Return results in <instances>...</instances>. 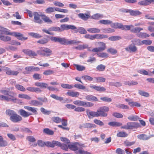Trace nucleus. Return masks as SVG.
I'll use <instances>...</instances> for the list:
<instances>
[{"mask_svg": "<svg viewBox=\"0 0 154 154\" xmlns=\"http://www.w3.org/2000/svg\"><path fill=\"white\" fill-rule=\"evenodd\" d=\"M6 113L7 115L10 116V119L13 122H18L22 119V118L20 116L17 114L13 110H7L6 111Z\"/></svg>", "mask_w": 154, "mask_h": 154, "instance_id": "1", "label": "nucleus"}, {"mask_svg": "<svg viewBox=\"0 0 154 154\" xmlns=\"http://www.w3.org/2000/svg\"><path fill=\"white\" fill-rule=\"evenodd\" d=\"M35 85L41 88H47L49 90L51 91H56V92L59 91V89L53 86H48V85L47 84L44 82H35Z\"/></svg>", "mask_w": 154, "mask_h": 154, "instance_id": "2", "label": "nucleus"}, {"mask_svg": "<svg viewBox=\"0 0 154 154\" xmlns=\"http://www.w3.org/2000/svg\"><path fill=\"white\" fill-rule=\"evenodd\" d=\"M140 126V124L136 122H128L126 125L121 127V129L127 130L136 129Z\"/></svg>", "mask_w": 154, "mask_h": 154, "instance_id": "3", "label": "nucleus"}, {"mask_svg": "<svg viewBox=\"0 0 154 154\" xmlns=\"http://www.w3.org/2000/svg\"><path fill=\"white\" fill-rule=\"evenodd\" d=\"M97 44L101 47L95 48L92 50V51L94 52H101L105 50L106 48V45L105 43L103 42H98L96 43Z\"/></svg>", "mask_w": 154, "mask_h": 154, "instance_id": "4", "label": "nucleus"}, {"mask_svg": "<svg viewBox=\"0 0 154 154\" xmlns=\"http://www.w3.org/2000/svg\"><path fill=\"white\" fill-rule=\"evenodd\" d=\"M109 108L106 106H103L100 108L98 109V112H99L100 116L105 117L107 115V114L106 113L109 111Z\"/></svg>", "mask_w": 154, "mask_h": 154, "instance_id": "5", "label": "nucleus"}, {"mask_svg": "<svg viewBox=\"0 0 154 154\" xmlns=\"http://www.w3.org/2000/svg\"><path fill=\"white\" fill-rule=\"evenodd\" d=\"M76 29L77 27L74 25L63 24L60 25V32H62L65 30H67L69 29L73 30Z\"/></svg>", "mask_w": 154, "mask_h": 154, "instance_id": "6", "label": "nucleus"}, {"mask_svg": "<svg viewBox=\"0 0 154 154\" xmlns=\"http://www.w3.org/2000/svg\"><path fill=\"white\" fill-rule=\"evenodd\" d=\"M51 40L55 42H59L62 45L65 44L66 39L65 38H61L59 37L51 36L50 38Z\"/></svg>", "mask_w": 154, "mask_h": 154, "instance_id": "7", "label": "nucleus"}, {"mask_svg": "<svg viewBox=\"0 0 154 154\" xmlns=\"http://www.w3.org/2000/svg\"><path fill=\"white\" fill-rule=\"evenodd\" d=\"M0 100H5L7 101L10 100L14 101L16 100L17 99L14 97V96L11 95L7 96L0 95Z\"/></svg>", "mask_w": 154, "mask_h": 154, "instance_id": "8", "label": "nucleus"}, {"mask_svg": "<svg viewBox=\"0 0 154 154\" xmlns=\"http://www.w3.org/2000/svg\"><path fill=\"white\" fill-rule=\"evenodd\" d=\"M33 15L35 23H38L39 24H42L43 23L42 20L40 19V16L37 12H34L33 13Z\"/></svg>", "mask_w": 154, "mask_h": 154, "instance_id": "9", "label": "nucleus"}, {"mask_svg": "<svg viewBox=\"0 0 154 154\" xmlns=\"http://www.w3.org/2000/svg\"><path fill=\"white\" fill-rule=\"evenodd\" d=\"M126 51L130 53L135 52L137 50V48L134 45L131 44L125 48Z\"/></svg>", "mask_w": 154, "mask_h": 154, "instance_id": "10", "label": "nucleus"}, {"mask_svg": "<svg viewBox=\"0 0 154 154\" xmlns=\"http://www.w3.org/2000/svg\"><path fill=\"white\" fill-rule=\"evenodd\" d=\"M12 35L17 37L18 39L21 41L26 40L27 39V37H23V34L19 32H13Z\"/></svg>", "mask_w": 154, "mask_h": 154, "instance_id": "11", "label": "nucleus"}, {"mask_svg": "<svg viewBox=\"0 0 154 154\" xmlns=\"http://www.w3.org/2000/svg\"><path fill=\"white\" fill-rule=\"evenodd\" d=\"M153 137H154V135H153L147 136L144 134H139L137 135V137L138 139L144 140H148Z\"/></svg>", "mask_w": 154, "mask_h": 154, "instance_id": "12", "label": "nucleus"}, {"mask_svg": "<svg viewBox=\"0 0 154 154\" xmlns=\"http://www.w3.org/2000/svg\"><path fill=\"white\" fill-rule=\"evenodd\" d=\"M87 114L89 119H91V117H98L100 116L99 113L98 112V110L97 112L94 111H90L88 112V110H87Z\"/></svg>", "mask_w": 154, "mask_h": 154, "instance_id": "13", "label": "nucleus"}, {"mask_svg": "<svg viewBox=\"0 0 154 154\" xmlns=\"http://www.w3.org/2000/svg\"><path fill=\"white\" fill-rule=\"evenodd\" d=\"M0 32L2 34L12 35L13 32H10L8 29L3 27H0Z\"/></svg>", "mask_w": 154, "mask_h": 154, "instance_id": "14", "label": "nucleus"}, {"mask_svg": "<svg viewBox=\"0 0 154 154\" xmlns=\"http://www.w3.org/2000/svg\"><path fill=\"white\" fill-rule=\"evenodd\" d=\"M42 17V20L48 24H52L53 23L52 21L50 19L49 17H48L44 14H43L41 15Z\"/></svg>", "mask_w": 154, "mask_h": 154, "instance_id": "15", "label": "nucleus"}, {"mask_svg": "<svg viewBox=\"0 0 154 154\" xmlns=\"http://www.w3.org/2000/svg\"><path fill=\"white\" fill-rule=\"evenodd\" d=\"M90 87L91 88H93L99 92H102L105 91L106 88L102 86H96L94 85H90Z\"/></svg>", "mask_w": 154, "mask_h": 154, "instance_id": "16", "label": "nucleus"}, {"mask_svg": "<svg viewBox=\"0 0 154 154\" xmlns=\"http://www.w3.org/2000/svg\"><path fill=\"white\" fill-rule=\"evenodd\" d=\"M44 52L46 53H48V54H47V56H49L51 54L52 51L50 49L47 48H44L42 50L38 51L37 52L38 54H42V55H45V54H42L41 53V52Z\"/></svg>", "mask_w": 154, "mask_h": 154, "instance_id": "17", "label": "nucleus"}, {"mask_svg": "<svg viewBox=\"0 0 154 154\" xmlns=\"http://www.w3.org/2000/svg\"><path fill=\"white\" fill-rule=\"evenodd\" d=\"M19 112L20 115L22 117L24 118L27 117L29 116L32 115V113L27 112L23 109H20V110Z\"/></svg>", "mask_w": 154, "mask_h": 154, "instance_id": "18", "label": "nucleus"}, {"mask_svg": "<svg viewBox=\"0 0 154 154\" xmlns=\"http://www.w3.org/2000/svg\"><path fill=\"white\" fill-rule=\"evenodd\" d=\"M23 51L30 57H35L37 56V54L34 51L28 49L23 50Z\"/></svg>", "mask_w": 154, "mask_h": 154, "instance_id": "19", "label": "nucleus"}, {"mask_svg": "<svg viewBox=\"0 0 154 154\" xmlns=\"http://www.w3.org/2000/svg\"><path fill=\"white\" fill-rule=\"evenodd\" d=\"M24 108L28 111L32 112V114L37 115L38 114L37 108H36L26 106H24Z\"/></svg>", "mask_w": 154, "mask_h": 154, "instance_id": "20", "label": "nucleus"}, {"mask_svg": "<svg viewBox=\"0 0 154 154\" xmlns=\"http://www.w3.org/2000/svg\"><path fill=\"white\" fill-rule=\"evenodd\" d=\"M74 30V32L75 33H77L79 32L81 34H85L87 33L86 30L82 27H79L78 28H77V29Z\"/></svg>", "mask_w": 154, "mask_h": 154, "instance_id": "21", "label": "nucleus"}, {"mask_svg": "<svg viewBox=\"0 0 154 154\" xmlns=\"http://www.w3.org/2000/svg\"><path fill=\"white\" fill-rule=\"evenodd\" d=\"M78 17L82 19L86 20L90 17L89 15L88 14L79 13L78 14Z\"/></svg>", "mask_w": 154, "mask_h": 154, "instance_id": "22", "label": "nucleus"}, {"mask_svg": "<svg viewBox=\"0 0 154 154\" xmlns=\"http://www.w3.org/2000/svg\"><path fill=\"white\" fill-rule=\"evenodd\" d=\"M85 99L87 100L91 101H97L98 99L92 95H87L85 96Z\"/></svg>", "mask_w": 154, "mask_h": 154, "instance_id": "23", "label": "nucleus"}, {"mask_svg": "<svg viewBox=\"0 0 154 154\" xmlns=\"http://www.w3.org/2000/svg\"><path fill=\"white\" fill-rule=\"evenodd\" d=\"M87 30L88 32L93 33H99L100 32V29L96 28H89Z\"/></svg>", "mask_w": 154, "mask_h": 154, "instance_id": "24", "label": "nucleus"}, {"mask_svg": "<svg viewBox=\"0 0 154 154\" xmlns=\"http://www.w3.org/2000/svg\"><path fill=\"white\" fill-rule=\"evenodd\" d=\"M66 94L72 97H77L79 96V93L77 91H69L66 93Z\"/></svg>", "mask_w": 154, "mask_h": 154, "instance_id": "25", "label": "nucleus"}, {"mask_svg": "<svg viewBox=\"0 0 154 154\" xmlns=\"http://www.w3.org/2000/svg\"><path fill=\"white\" fill-rule=\"evenodd\" d=\"M129 12L130 15L132 16H136L142 14L141 12L137 10H129Z\"/></svg>", "mask_w": 154, "mask_h": 154, "instance_id": "26", "label": "nucleus"}, {"mask_svg": "<svg viewBox=\"0 0 154 154\" xmlns=\"http://www.w3.org/2000/svg\"><path fill=\"white\" fill-rule=\"evenodd\" d=\"M25 69L29 72H32L33 71H38L39 70V68L34 67L33 66H30L26 67L25 68Z\"/></svg>", "mask_w": 154, "mask_h": 154, "instance_id": "27", "label": "nucleus"}, {"mask_svg": "<svg viewBox=\"0 0 154 154\" xmlns=\"http://www.w3.org/2000/svg\"><path fill=\"white\" fill-rule=\"evenodd\" d=\"M0 92L1 93L4 94L6 95H10L14 96L15 95V93L13 91H7L5 90H1Z\"/></svg>", "mask_w": 154, "mask_h": 154, "instance_id": "28", "label": "nucleus"}, {"mask_svg": "<svg viewBox=\"0 0 154 154\" xmlns=\"http://www.w3.org/2000/svg\"><path fill=\"white\" fill-rule=\"evenodd\" d=\"M8 145L6 141L4 140L3 137L0 135V147H5Z\"/></svg>", "mask_w": 154, "mask_h": 154, "instance_id": "29", "label": "nucleus"}, {"mask_svg": "<svg viewBox=\"0 0 154 154\" xmlns=\"http://www.w3.org/2000/svg\"><path fill=\"white\" fill-rule=\"evenodd\" d=\"M108 35L104 34H97L94 35V39H102L108 38Z\"/></svg>", "mask_w": 154, "mask_h": 154, "instance_id": "30", "label": "nucleus"}, {"mask_svg": "<svg viewBox=\"0 0 154 154\" xmlns=\"http://www.w3.org/2000/svg\"><path fill=\"white\" fill-rule=\"evenodd\" d=\"M68 147L71 150L74 151L79 149V147L77 146L76 143L74 144L69 145Z\"/></svg>", "mask_w": 154, "mask_h": 154, "instance_id": "31", "label": "nucleus"}, {"mask_svg": "<svg viewBox=\"0 0 154 154\" xmlns=\"http://www.w3.org/2000/svg\"><path fill=\"white\" fill-rule=\"evenodd\" d=\"M50 97L60 102H63L64 100L63 98L62 97L58 96L54 94H52L50 95Z\"/></svg>", "mask_w": 154, "mask_h": 154, "instance_id": "32", "label": "nucleus"}, {"mask_svg": "<svg viewBox=\"0 0 154 154\" xmlns=\"http://www.w3.org/2000/svg\"><path fill=\"white\" fill-rule=\"evenodd\" d=\"M132 43L134 45H142V41H141L139 39L135 38L131 41Z\"/></svg>", "mask_w": 154, "mask_h": 154, "instance_id": "33", "label": "nucleus"}, {"mask_svg": "<svg viewBox=\"0 0 154 154\" xmlns=\"http://www.w3.org/2000/svg\"><path fill=\"white\" fill-rule=\"evenodd\" d=\"M102 31L104 33H110L114 32V29L110 28H105L101 29Z\"/></svg>", "mask_w": 154, "mask_h": 154, "instance_id": "34", "label": "nucleus"}, {"mask_svg": "<svg viewBox=\"0 0 154 154\" xmlns=\"http://www.w3.org/2000/svg\"><path fill=\"white\" fill-rule=\"evenodd\" d=\"M137 36L139 38H146L149 37V35L144 32H140L136 34Z\"/></svg>", "mask_w": 154, "mask_h": 154, "instance_id": "35", "label": "nucleus"}, {"mask_svg": "<svg viewBox=\"0 0 154 154\" xmlns=\"http://www.w3.org/2000/svg\"><path fill=\"white\" fill-rule=\"evenodd\" d=\"M108 125L112 127H119L122 125V124L120 122H109Z\"/></svg>", "mask_w": 154, "mask_h": 154, "instance_id": "36", "label": "nucleus"}, {"mask_svg": "<svg viewBox=\"0 0 154 154\" xmlns=\"http://www.w3.org/2000/svg\"><path fill=\"white\" fill-rule=\"evenodd\" d=\"M103 17V15L97 13L93 15L91 18L94 20H98L100 18Z\"/></svg>", "mask_w": 154, "mask_h": 154, "instance_id": "37", "label": "nucleus"}, {"mask_svg": "<svg viewBox=\"0 0 154 154\" xmlns=\"http://www.w3.org/2000/svg\"><path fill=\"white\" fill-rule=\"evenodd\" d=\"M97 55L99 57L104 58H106L109 56L107 54L104 52L97 53Z\"/></svg>", "mask_w": 154, "mask_h": 154, "instance_id": "38", "label": "nucleus"}, {"mask_svg": "<svg viewBox=\"0 0 154 154\" xmlns=\"http://www.w3.org/2000/svg\"><path fill=\"white\" fill-rule=\"evenodd\" d=\"M0 39L3 41L6 42L11 40V38L8 36L3 35H1L0 36Z\"/></svg>", "mask_w": 154, "mask_h": 154, "instance_id": "39", "label": "nucleus"}, {"mask_svg": "<svg viewBox=\"0 0 154 154\" xmlns=\"http://www.w3.org/2000/svg\"><path fill=\"white\" fill-rule=\"evenodd\" d=\"M30 104L34 106H38V105H42L43 103L38 100H32L30 102Z\"/></svg>", "mask_w": 154, "mask_h": 154, "instance_id": "40", "label": "nucleus"}, {"mask_svg": "<svg viewBox=\"0 0 154 154\" xmlns=\"http://www.w3.org/2000/svg\"><path fill=\"white\" fill-rule=\"evenodd\" d=\"M84 128H95L96 125L94 124L89 123H84Z\"/></svg>", "mask_w": 154, "mask_h": 154, "instance_id": "41", "label": "nucleus"}, {"mask_svg": "<svg viewBox=\"0 0 154 154\" xmlns=\"http://www.w3.org/2000/svg\"><path fill=\"white\" fill-rule=\"evenodd\" d=\"M80 42H81L79 41L77 42L75 40L68 41L66 39L65 45L74 44H75L79 43Z\"/></svg>", "mask_w": 154, "mask_h": 154, "instance_id": "42", "label": "nucleus"}, {"mask_svg": "<svg viewBox=\"0 0 154 154\" xmlns=\"http://www.w3.org/2000/svg\"><path fill=\"white\" fill-rule=\"evenodd\" d=\"M128 135L127 134L125 131H120L117 134V136L120 137H127Z\"/></svg>", "mask_w": 154, "mask_h": 154, "instance_id": "43", "label": "nucleus"}, {"mask_svg": "<svg viewBox=\"0 0 154 154\" xmlns=\"http://www.w3.org/2000/svg\"><path fill=\"white\" fill-rule=\"evenodd\" d=\"M74 65L76 67L77 70L78 71H82L85 69V67L83 66L76 64H74Z\"/></svg>", "mask_w": 154, "mask_h": 154, "instance_id": "44", "label": "nucleus"}, {"mask_svg": "<svg viewBox=\"0 0 154 154\" xmlns=\"http://www.w3.org/2000/svg\"><path fill=\"white\" fill-rule=\"evenodd\" d=\"M29 35L32 37L36 38H41L42 36L39 34L34 32H30L29 33Z\"/></svg>", "mask_w": 154, "mask_h": 154, "instance_id": "45", "label": "nucleus"}, {"mask_svg": "<svg viewBox=\"0 0 154 154\" xmlns=\"http://www.w3.org/2000/svg\"><path fill=\"white\" fill-rule=\"evenodd\" d=\"M106 67L105 66L102 64H100L97 66L96 69L98 71H103L105 70Z\"/></svg>", "mask_w": 154, "mask_h": 154, "instance_id": "46", "label": "nucleus"}, {"mask_svg": "<svg viewBox=\"0 0 154 154\" xmlns=\"http://www.w3.org/2000/svg\"><path fill=\"white\" fill-rule=\"evenodd\" d=\"M94 79L96 82H103L106 81L105 78L100 77H94Z\"/></svg>", "mask_w": 154, "mask_h": 154, "instance_id": "47", "label": "nucleus"}, {"mask_svg": "<svg viewBox=\"0 0 154 154\" xmlns=\"http://www.w3.org/2000/svg\"><path fill=\"white\" fill-rule=\"evenodd\" d=\"M18 97L19 98H24L28 100H30L31 99V98L29 96L26 94H20L18 95Z\"/></svg>", "mask_w": 154, "mask_h": 154, "instance_id": "48", "label": "nucleus"}, {"mask_svg": "<svg viewBox=\"0 0 154 154\" xmlns=\"http://www.w3.org/2000/svg\"><path fill=\"white\" fill-rule=\"evenodd\" d=\"M48 42V40L46 38H43L37 41V42L42 44H45Z\"/></svg>", "mask_w": 154, "mask_h": 154, "instance_id": "49", "label": "nucleus"}, {"mask_svg": "<svg viewBox=\"0 0 154 154\" xmlns=\"http://www.w3.org/2000/svg\"><path fill=\"white\" fill-rule=\"evenodd\" d=\"M143 28H142L137 27L132 29L131 31L134 33H137L140 32L141 31L143 30Z\"/></svg>", "mask_w": 154, "mask_h": 154, "instance_id": "50", "label": "nucleus"}, {"mask_svg": "<svg viewBox=\"0 0 154 154\" xmlns=\"http://www.w3.org/2000/svg\"><path fill=\"white\" fill-rule=\"evenodd\" d=\"M121 39V37L118 35L112 36L109 38V39L112 41H115L119 40Z\"/></svg>", "mask_w": 154, "mask_h": 154, "instance_id": "51", "label": "nucleus"}, {"mask_svg": "<svg viewBox=\"0 0 154 154\" xmlns=\"http://www.w3.org/2000/svg\"><path fill=\"white\" fill-rule=\"evenodd\" d=\"M45 13L48 14H50L54 12V7H49L45 10Z\"/></svg>", "mask_w": 154, "mask_h": 154, "instance_id": "52", "label": "nucleus"}, {"mask_svg": "<svg viewBox=\"0 0 154 154\" xmlns=\"http://www.w3.org/2000/svg\"><path fill=\"white\" fill-rule=\"evenodd\" d=\"M107 51L108 52L110 53L112 55H114L116 54L117 52V50L112 48H110L108 49Z\"/></svg>", "mask_w": 154, "mask_h": 154, "instance_id": "53", "label": "nucleus"}, {"mask_svg": "<svg viewBox=\"0 0 154 154\" xmlns=\"http://www.w3.org/2000/svg\"><path fill=\"white\" fill-rule=\"evenodd\" d=\"M99 22L100 23L104 24H112V22L111 20H100L99 21Z\"/></svg>", "mask_w": 154, "mask_h": 154, "instance_id": "54", "label": "nucleus"}, {"mask_svg": "<svg viewBox=\"0 0 154 154\" xmlns=\"http://www.w3.org/2000/svg\"><path fill=\"white\" fill-rule=\"evenodd\" d=\"M128 118L132 121H137L139 118L136 115H131L128 116Z\"/></svg>", "mask_w": 154, "mask_h": 154, "instance_id": "55", "label": "nucleus"}, {"mask_svg": "<svg viewBox=\"0 0 154 154\" xmlns=\"http://www.w3.org/2000/svg\"><path fill=\"white\" fill-rule=\"evenodd\" d=\"M138 93L140 95L146 97H148L149 96V94L148 93L142 91L141 90H139Z\"/></svg>", "mask_w": 154, "mask_h": 154, "instance_id": "56", "label": "nucleus"}, {"mask_svg": "<svg viewBox=\"0 0 154 154\" xmlns=\"http://www.w3.org/2000/svg\"><path fill=\"white\" fill-rule=\"evenodd\" d=\"M15 86L17 89L20 91L24 92L26 91L25 88L21 85L16 84L15 85Z\"/></svg>", "mask_w": 154, "mask_h": 154, "instance_id": "57", "label": "nucleus"}, {"mask_svg": "<svg viewBox=\"0 0 154 154\" xmlns=\"http://www.w3.org/2000/svg\"><path fill=\"white\" fill-rule=\"evenodd\" d=\"M128 104L131 107L134 106H137V107H140V104L137 102H134V101H131V102H129L128 103Z\"/></svg>", "mask_w": 154, "mask_h": 154, "instance_id": "58", "label": "nucleus"}, {"mask_svg": "<svg viewBox=\"0 0 154 154\" xmlns=\"http://www.w3.org/2000/svg\"><path fill=\"white\" fill-rule=\"evenodd\" d=\"M43 132L45 133L50 135H52L54 133V132L50 130L48 128L44 129L43 130Z\"/></svg>", "mask_w": 154, "mask_h": 154, "instance_id": "59", "label": "nucleus"}, {"mask_svg": "<svg viewBox=\"0 0 154 154\" xmlns=\"http://www.w3.org/2000/svg\"><path fill=\"white\" fill-rule=\"evenodd\" d=\"M61 86L62 88H64L71 89L73 88L72 85L67 84H62Z\"/></svg>", "mask_w": 154, "mask_h": 154, "instance_id": "60", "label": "nucleus"}, {"mask_svg": "<svg viewBox=\"0 0 154 154\" xmlns=\"http://www.w3.org/2000/svg\"><path fill=\"white\" fill-rule=\"evenodd\" d=\"M116 106L118 108L123 109H128L129 108V107L128 106L122 104H119L116 105Z\"/></svg>", "mask_w": 154, "mask_h": 154, "instance_id": "61", "label": "nucleus"}, {"mask_svg": "<svg viewBox=\"0 0 154 154\" xmlns=\"http://www.w3.org/2000/svg\"><path fill=\"white\" fill-rule=\"evenodd\" d=\"M73 103L76 105L83 106V101L77 100L73 101Z\"/></svg>", "mask_w": 154, "mask_h": 154, "instance_id": "62", "label": "nucleus"}, {"mask_svg": "<svg viewBox=\"0 0 154 154\" xmlns=\"http://www.w3.org/2000/svg\"><path fill=\"white\" fill-rule=\"evenodd\" d=\"M82 77L85 81H92L93 80V78L88 75L82 76Z\"/></svg>", "mask_w": 154, "mask_h": 154, "instance_id": "63", "label": "nucleus"}, {"mask_svg": "<svg viewBox=\"0 0 154 154\" xmlns=\"http://www.w3.org/2000/svg\"><path fill=\"white\" fill-rule=\"evenodd\" d=\"M94 104L92 103L83 101V106H85V107H90L92 106Z\"/></svg>", "mask_w": 154, "mask_h": 154, "instance_id": "64", "label": "nucleus"}]
</instances>
